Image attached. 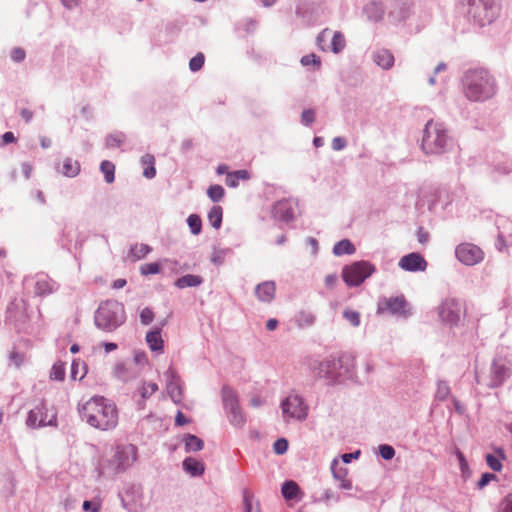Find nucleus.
<instances>
[{"label":"nucleus","instance_id":"1","mask_svg":"<svg viewBox=\"0 0 512 512\" xmlns=\"http://www.w3.org/2000/svg\"><path fill=\"white\" fill-rule=\"evenodd\" d=\"M80 415L91 427L101 431L113 430L119 420L116 404L103 396H93L88 400Z\"/></svg>","mask_w":512,"mask_h":512},{"label":"nucleus","instance_id":"2","mask_svg":"<svg viewBox=\"0 0 512 512\" xmlns=\"http://www.w3.org/2000/svg\"><path fill=\"white\" fill-rule=\"evenodd\" d=\"M463 92L473 102L492 99L498 90L494 76L486 69H470L463 76Z\"/></svg>","mask_w":512,"mask_h":512},{"label":"nucleus","instance_id":"3","mask_svg":"<svg viewBox=\"0 0 512 512\" xmlns=\"http://www.w3.org/2000/svg\"><path fill=\"white\" fill-rule=\"evenodd\" d=\"M355 367V358L350 353H342L338 357L330 356L317 362L313 367L315 375L336 383L349 376Z\"/></svg>","mask_w":512,"mask_h":512},{"label":"nucleus","instance_id":"4","mask_svg":"<svg viewBox=\"0 0 512 512\" xmlns=\"http://www.w3.org/2000/svg\"><path fill=\"white\" fill-rule=\"evenodd\" d=\"M452 147V138L442 123L429 120L423 130L422 151L426 155H440Z\"/></svg>","mask_w":512,"mask_h":512},{"label":"nucleus","instance_id":"5","mask_svg":"<svg viewBox=\"0 0 512 512\" xmlns=\"http://www.w3.org/2000/svg\"><path fill=\"white\" fill-rule=\"evenodd\" d=\"M126 320L124 305L116 300L102 302L94 315L97 328L105 332H113Z\"/></svg>","mask_w":512,"mask_h":512},{"label":"nucleus","instance_id":"6","mask_svg":"<svg viewBox=\"0 0 512 512\" xmlns=\"http://www.w3.org/2000/svg\"><path fill=\"white\" fill-rule=\"evenodd\" d=\"M147 366V354L142 350H134L133 359L116 361L112 373L117 380L126 383L137 379Z\"/></svg>","mask_w":512,"mask_h":512},{"label":"nucleus","instance_id":"7","mask_svg":"<svg viewBox=\"0 0 512 512\" xmlns=\"http://www.w3.org/2000/svg\"><path fill=\"white\" fill-rule=\"evenodd\" d=\"M467 15L479 26L491 24L499 14L495 0H461Z\"/></svg>","mask_w":512,"mask_h":512},{"label":"nucleus","instance_id":"8","mask_svg":"<svg viewBox=\"0 0 512 512\" xmlns=\"http://www.w3.org/2000/svg\"><path fill=\"white\" fill-rule=\"evenodd\" d=\"M282 418L284 422H302L307 419L309 407L305 400L298 394H289L280 403Z\"/></svg>","mask_w":512,"mask_h":512},{"label":"nucleus","instance_id":"9","mask_svg":"<svg viewBox=\"0 0 512 512\" xmlns=\"http://www.w3.org/2000/svg\"><path fill=\"white\" fill-rule=\"evenodd\" d=\"M26 425L31 429L56 426L57 412L53 407H48V405L42 401L28 412Z\"/></svg>","mask_w":512,"mask_h":512},{"label":"nucleus","instance_id":"10","mask_svg":"<svg viewBox=\"0 0 512 512\" xmlns=\"http://www.w3.org/2000/svg\"><path fill=\"white\" fill-rule=\"evenodd\" d=\"M375 270L376 268L372 263L362 260L345 266L342 271V278L347 286L356 287L370 277Z\"/></svg>","mask_w":512,"mask_h":512},{"label":"nucleus","instance_id":"11","mask_svg":"<svg viewBox=\"0 0 512 512\" xmlns=\"http://www.w3.org/2000/svg\"><path fill=\"white\" fill-rule=\"evenodd\" d=\"M137 460V448L133 444L117 445L114 455L109 461V469L113 473L127 470Z\"/></svg>","mask_w":512,"mask_h":512},{"label":"nucleus","instance_id":"12","mask_svg":"<svg viewBox=\"0 0 512 512\" xmlns=\"http://www.w3.org/2000/svg\"><path fill=\"white\" fill-rule=\"evenodd\" d=\"M441 321L451 327L458 326L462 319V304L456 298L444 299L437 308Z\"/></svg>","mask_w":512,"mask_h":512},{"label":"nucleus","instance_id":"13","mask_svg":"<svg viewBox=\"0 0 512 512\" xmlns=\"http://www.w3.org/2000/svg\"><path fill=\"white\" fill-rule=\"evenodd\" d=\"M456 258L467 266H473L481 262L484 258L483 251L471 243H461L455 249Z\"/></svg>","mask_w":512,"mask_h":512},{"label":"nucleus","instance_id":"14","mask_svg":"<svg viewBox=\"0 0 512 512\" xmlns=\"http://www.w3.org/2000/svg\"><path fill=\"white\" fill-rule=\"evenodd\" d=\"M414 13V3L411 0H390L388 17L392 22L406 21Z\"/></svg>","mask_w":512,"mask_h":512},{"label":"nucleus","instance_id":"15","mask_svg":"<svg viewBox=\"0 0 512 512\" xmlns=\"http://www.w3.org/2000/svg\"><path fill=\"white\" fill-rule=\"evenodd\" d=\"M398 265L404 271L409 272L425 271L427 268V262L424 257L415 252L404 255Z\"/></svg>","mask_w":512,"mask_h":512},{"label":"nucleus","instance_id":"16","mask_svg":"<svg viewBox=\"0 0 512 512\" xmlns=\"http://www.w3.org/2000/svg\"><path fill=\"white\" fill-rule=\"evenodd\" d=\"M509 368L502 361L494 360L490 369V388H497L501 386L504 381L509 377Z\"/></svg>","mask_w":512,"mask_h":512},{"label":"nucleus","instance_id":"17","mask_svg":"<svg viewBox=\"0 0 512 512\" xmlns=\"http://www.w3.org/2000/svg\"><path fill=\"white\" fill-rule=\"evenodd\" d=\"M167 375V393L175 404H179L183 400V390L179 377L175 371L169 369Z\"/></svg>","mask_w":512,"mask_h":512},{"label":"nucleus","instance_id":"18","mask_svg":"<svg viewBox=\"0 0 512 512\" xmlns=\"http://www.w3.org/2000/svg\"><path fill=\"white\" fill-rule=\"evenodd\" d=\"M58 289V284L46 274H37L34 278V293L37 296L52 294Z\"/></svg>","mask_w":512,"mask_h":512},{"label":"nucleus","instance_id":"19","mask_svg":"<svg viewBox=\"0 0 512 512\" xmlns=\"http://www.w3.org/2000/svg\"><path fill=\"white\" fill-rule=\"evenodd\" d=\"M273 215L276 219L289 222L293 219V204L290 200H280L273 207Z\"/></svg>","mask_w":512,"mask_h":512},{"label":"nucleus","instance_id":"20","mask_svg":"<svg viewBox=\"0 0 512 512\" xmlns=\"http://www.w3.org/2000/svg\"><path fill=\"white\" fill-rule=\"evenodd\" d=\"M276 284L274 281H264L255 287V295L261 302L270 303L275 298Z\"/></svg>","mask_w":512,"mask_h":512},{"label":"nucleus","instance_id":"21","mask_svg":"<svg viewBox=\"0 0 512 512\" xmlns=\"http://www.w3.org/2000/svg\"><path fill=\"white\" fill-rule=\"evenodd\" d=\"M221 399L225 413L231 409H236L240 405L237 392L229 385H223Z\"/></svg>","mask_w":512,"mask_h":512},{"label":"nucleus","instance_id":"22","mask_svg":"<svg viewBox=\"0 0 512 512\" xmlns=\"http://www.w3.org/2000/svg\"><path fill=\"white\" fill-rule=\"evenodd\" d=\"M383 305V307L380 306V309L387 310L391 314L401 315L404 313L407 303L403 296H397L386 299Z\"/></svg>","mask_w":512,"mask_h":512},{"label":"nucleus","instance_id":"23","mask_svg":"<svg viewBox=\"0 0 512 512\" xmlns=\"http://www.w3.org/2000/svg\"><path fill=\"white\" fill-rule=\"evenodd\" d=\"M182 467L192 477L202 476L205 471L204 464L192 457L185 458L182 462Z\"/></svg>","mask_w":512,"mask_h":512},{"label":"nucleus","instance_id":"24","mask_svg":"<svg viewBox=\"0 0 512 512\" xmlns=\"http://www.w3.org/2000/svg\"><path fill=\"white\" fill-rule=\"evenodd\" d=\"M374 62L381 68L388 70L394 65V56L388 49H380L373 55Z\"/></svg>","mask_w":512,"mask_h":512},{"label":"nucleus","instance_id":"25","mask_svg":"<svg viewBox=\"0 0 512 512\" xmlns=\"http://www.w3.org/2000/svg\"><path fill=\"white\" fill-rule=\"evenodd\" d=\"M158 390V384L156 382H143L138 388L137 392L140 395L141 400H138V407L144 408V401L150 398Z\"/></svg>","mask_w":512,"mask_h":512},{"label":"nucleus","instance_id":"26","mask_svg":"<svg viewBox=\"0 0 512 512\" xmlns=\"http://www.w3.org/2000/svg\"><path fill=\"white\" fill-rule=\"evenodd\" d=\"M364 13L370 20L378 22L384 16L385 7L381 2L372 1L364 7Z\"/></svg>","mask_w":512,"mask_h":512},{"label":"nucleus","instance_id":"27","mask_svg":"<svg viewBox=\"0 0 512 512\" xmlns=\"http://www.w3.org/2000/svg\"><path fill=\"white\" fill-rule=\"evenodd\" d=\"M203 283V278L199 275L186 274L175 281V286L179 289L188 287H198Z\"/></svg>","mask_w":512,"mask_h":512},{"label":"nucleus","instance_id":"28","mask_svg":"<svg viewBox=\"0 0 512 512\" xmlns=\"http://www.w3.org/2000/svg\"><path fill=\"white\" fill-rule=\"evenodd\" d=\"M87 374V365L85 362L80 359H73L71 363L70 369V378L71 380H79L81 381Z\"/></svg>","mask_w":512,"mask_h":512},{"label":"nucleus","instance_id":"29","mask_svg":"<svg viewBox=\"0 0 512 512\" xmlns=\"http://www.w3.org/2000/svg\"><path fill=\"white\" fill-rule=\"evenodd\" d=\"M226 416L231 425L237 428H242L246 423V417L240 407V405L236 409H231L226 412Z\"/></svg>","mask_w":512,"mask_h":512},{"label":"nucleus","instance_id":"30","mask_svg":"<svg viewBox=\"0 0 512 512\" xmlns=\"http://www.w3.org/2000/svg\"><path fill=\"white\" fill-rule=\"evenodd\" d=\"M75 230V227L71 224L64 226L60 236V244L63 249L71 251Z\"/></svg>","mask_w":512,"mask_h":512},{"label":"nucleus","instance_id":"31","mask_svg":"<svg viewBox=\"0 0 512 512\" xmlns=\"http://www.w3.org/2000/svg\"><path fill=\"white\" fill-rule=\"evenodd\" d=\"M80 172V164L77 160H73L72 158H65L63 161V166L61 173L69 178L76 177Z\"/></svg>","mask_w":512,"mask_h":512},{"label":"nucleus","instance_id":"32","mask_svg":"<svg viewBox=\"0 0 512 512\" xmlns=\"http://www.w3.org/2000/svg\"><path fill=\"white\" fill-rule=\"evenodd\" d=\"M151 247L147 244H135L131 246L127 257L131 261H138L143 259L147 254L151 252Z\"/></svg>","mask_w":512,"mask_h":512},{"label":"nucleus","instance_id":"33","mask_svg":"<svg viewBox=\"0 0 512 512\" xmlns=\"http://www.w3.org/2000/svg\"><path fill=\"white\" fill-rule=\"evenodd\" d=\"M356 251L353 243L348 239L338 241L333 247V253L336 256L352 255Z\"/></svg>","mask_w":512,"mask_h":512},{"label":"nucleus","instance_id":"34","mask_svg":"<svg viewBox=\"0 0 512 512\" xmlns=\"http://www.w3.org/2000/svg\"><path fill=\"white\" fill-rule=\"evenodd\" d=\"M250 178V174L247 170H237L230 173H227L226 176V185L231 188H236L239 185L240 180H248Z\"/></svg>","mask_w":512,"mask_h":512},{"label":"nucleus","instance_id":"35","mask_svg":"<svg viewBox=\"0 0 512 512\" xmlns=\"http://www.w3.org/2000/svg\"><path fill=\"white\" fill-rule=\"evenodd\" d=\"M282 495L287 500H293L300 493V488L295 481H286L281 488Z\"/></svg>","mask_w":512,"mask_h":512},{"label":"nucleus","instance_id":"36","mask_svg":"<svg viewBox=\"0 0 512 512\" xmlns=\"http://www.w3.org/2000/svg\"><path fill=\"white\" fill-rule=\"evenodd\" d=\"M65 375H66L65 362H62L60 360L56 361L50 370L49 378L53 381L62 382L65 379Z\"/></svg>","mask_w":512,"mask_h":512},{"label":"nucleus","instance_id":"37","mask_svg":"<svg viewBox=\"0 0 512 512\" xmlns=\"http://www.w3.org/2000/svg\"><path fill=\"white\" fill-rule=\"evenodd\" d=\"M222 217L223 209L221 206L215 205L208 212V221L210 225L215 229H219L221 227Z\"/></svg>","mask_w":512,"mask_h":512},{"label":"nucleus","instance_id":"38","mask_svg":"<svg viewBox=\"0 0 512 512\" xmlns=\"http://www.w3.org/2000/svg\"><path fill=\"white\" fill-rule=\"evenodd\" d=\"M126 140V135L123 132H114L108 134L105 138V145L108 149L120 147Z\"/></svg>","mask_w":512,"mask_h":512},{"label":"nucleus","instance_id":"39","mask_svg":"<svg viewBox=\"0 0 512 512\" xmlns=\"http://www.w3.org/2000/svg\"><path fill=\"white\" fill-rule=\"evenodd\" d=\"M186 452H196L202 450L204 443L203 441L192 434H188L184 438Z\"/></svg>","mask_w":512,"mask_h":512},{"label":"nucleus","instance_id":"40","mask_svg":"<svg viewBox=\"0 0 512 512\" xmlns=\"http://www.w3.org/2000/svg\"><path fill=\"white\" fill-rule=\"evenodd\" d=\"M154 161V156L150 154H146L141 158V163L144 166L143 176L148 179L153 178L156 175Z\"/></svg>","mask_w":512,"mask_h":512},{"label":"nucleus","instance_id":"41","mask_svg":"<svg viewBox=\"0 0 512 512\" xmlns=\"http://www.w3.org/2000/svg\"><path fill=\"white\" fill-rule=\"evenodd\" d=\"M450 394H451V389H450L448 382H446L444 380H438L436 392H435V396H434L435 399L437 401H445L448 399Z\"/></svg>","mask_w":512,"mask_h":512},{"label":"nucleus","instance_id":"42","mask_svg":"<svg viewBox=\"0 0 512 512\" xmlns=\"http://www.w3.org/2000/svg\"><path fill=\"white\" fill-rule=\"evenodd\" d=\"M100 170L108 184L115 180V165L111 161L103 160L100 164Z\"/></svg>","mask_w":512,"mask_h":512},{"label":"nucleus","instance_id":"43","mask_svg":"<svg viewBox=\"0 0 512 512\" xmlns=\"http://www.w3.org/2000/svg\"><path fill=\"white\" fill-rule=\"evenodd\" d=\"M207 196L212 202H220L225 196V190L221 185L214 184L207 189Z\"/></svg>","mask_w":512,"mask_h":512},{"label":"nucleus","instance_id":"44","mask_svg":"<svg viewBox=\"0 0 512 512\" xmlns=\"http://www.w3.org/2000/svg\"><path fill=\"white\" fill-rule=\"evenodd\" d=\"M345 45L346 43L342 33L334 32L330 43V48L332 52L335 54L341 52L345 48Z\"/></svg>","mask_w":512,"mask_h":512},{"label":"nucleus","instance_id":"45","mask_svg":"<svg viewBox=\"0 0 512 512\" xmlns=\"http://www.w3.org/2000/svg\"><path fill=\"white\" fill-rule=\"evenodd\" d=\"M146 342L151 351L156 352L160 350V330L150 331L146 335Z\"/></svg>","mask_w":512,"mask_h":512},{"label":"nucleus","instance_id":"46","mask_svg":"<svg viewBox=\"0 0 512 512\" xmlns=\"http://www.w3.org/2000/svg\"><path fill=\"white\" fill-rule=\"evenodd\" d=\"M187 223L190 228V231L194 235H198L202 229V221L201 218L196 214H191L187 218Z\"/></svg>","mask_w":512,"mask_h":512},{"label":"nucleus","instance_id":"47","mask_svg":"<svg viewBox=\"0 0 512 512\" xmlns=\"http://www.w3.org/2000/svg\"><path fill=\"white\" fill-rule=\"evenodd\" d=\"M331 471L333 474V477L336 480H341L346 478L347 476V468L344 466H341L339 461L337 459H334L331 463Z\"/></svg>","mask_w":512,"mask_h":512},{"label":"nucleus","instance_id":"48","mask_svg":"<svg viewBox=\"0 0 512 512\" xmlns=\"http://www.w3.org/2000/svg\"><path fill=\"white\" fill-rule=\"evenodd\" d=\"M343 317L350 322L353 327H358L360 325V314L359 312L351 309H346L343 312Z\"/></svg>","mask_w":512,"mask_h":512},{"label":"nucleus","instance_id":"49","mask_svg":"<svg viewBox=\"0 0 512 512\" xmlns=\"http://www.w3.org/2000/svg\"><path fill=\"white\" fill-rule=\"evenodd\" d=\"M204 54L199 52L189 62V68L193 72L199 71L204 65Z\"/></svg>","mask_w":512,"mask_h":512},{"label":"nucleus","instance_id":"50","mask_svg":"<svg viewBox=\"0 0 512 512\" xmlns=\"http://www.w3.org/2000/svg\"><path fill=\"white\" fill-rule=\"evenodd\" d=\"M300 63L303 66H308V65L312 64V65L316 66L319 69L320 66H321V59L316 54L311 53V54L303 56L301 58V60H300Z\"/></svg>","mask_w":512,"mask_h":512},{"label":"nucleus","instance_id":"51","mask_svg":"<svg viewBox=\"0 0 512 512\" xmlns=\"http://www.w3.org/2000/svg\"><path fill=\"white\" fill-rule=\"evenodd\" d=\"M140 272L142 275L157 274L160 272V263H145L141 265Z\"/></svg>","mask_w":512,"mask_h":512},{"label":"nucleus","instance_id":"52","mask_svg":"<svg viewBox=\"0 0 512 512\" xmlns=\"http://www.w3.org/2000/svg\"><path fill=\"white\" fill-rule=\"evenodd\" d=\"M289 447L288 441L285 438L277 439L273 444V450L277 455H283L287 452Z\"/></svg>","mask_w":512,"mask_h":512},{"label":"nucleus","instance_id":"53","mask_svg":"<svg viewBox=\"0 0 512 512\" xmlns=\"http://www.w3.org/2000/svg\"><path fill=\"white\" fill-rule=\"evenodd\" d=\"M486 462H487V465L495 472H499L502 470V463L500 461V459H498L496 456L492 455V454H487L486 455Z\"/></svg>","mask_w":512,"mask_h":512},{"label":"nucleus","instance_id":"54","mask_svg":"<svg viewBox=\"0 0 512 512\" xmlns=\"http://www.w3.org/2000/svg\"><path fill=\"white\" fill-rule=\"evenodd\" d=\"M17 303L15 301L11 302L6 309V320L12 323H16L18 321V313L16 312Z\"/></svg>","mask_w":512,"mask_h":512},{"label":"nucleus","instance_id":"55","mask_svg":"<svg viewBox=\"0 0 512 512\" xmlns=\"http://www.w3.org/2000/svg\"><path fill=\"white\" fill-rule=\"evenodd\" d=\"M315 121V111L313 109H305L301 114V123L310 126Z\"/></svg>","mask_w":512,"mask_h":512},{"label":"nucleus","instance_id":"56","mask_svg":"<svg viewBox=\"0 0 512 512\" xmlns=\"http://www.w3.org/2000/svg\"><path fill=\"white\" fill-rule=\"evenodd\" d=\"M379 453L384 460H390L395 456L394 448L387 444L379 446Z\"/></svg>","mask_w":512,"mask_h":512},{"label":"nucleus","instance_id":"57","mask_svg":"<svg viewBox=\"0 0 512 512\" xmlns=\"http://www.w3.org/2000/svg\"><path fill=\"white\" fill-rule=\"evenodd\" d=\"M154 319L153 311L146 307L140 312V321L143 325H149Z\"/></svg>","mask_w":512,"mask_h":512},{"label":"nucleus","instance_id":"58","mask_svg":"<svg viewBox=\"0 0 512 512\" xmlns=\"http://www.w3.org/2000/svg\"><path fill=\"white\" fill-rule=\"evenodd\" d=\"M24 361V355L17 351H11L9 354V364L19 367Z\"/></svg>","mask_w":512,"mask_h":512},{"label":"nucleus","instance_id":"59","mask_svg":"<svg viewBox=\"0 0 512 512\" xmlns=\"http://www.w3.org/2000/svg\"><path fill=\"white\" fill-rule=\"evenodd\" d=\"M329 35H330V30L324 29L321 33H319V35L316 38L318 47L323 51H325L327 49L326 41H327Z\"/></svg>","mask_w":512,"mask_h":512},{"label":"nucleus","instance_id":"60","mask_svg":"<svg viewBox=\"0 0 512 512\" xmlns=\"http://www.w3.org/2000/svg\"><path fill=\"white\" fill-rule=\"evenodd\" d=\"M25 57H26V53H25L24 49H22L20 47H16V48L12 49L11 59L14 62L20 63V62L24 61Z\"/></svg>","mask_w":512,"mask_h":512},{"label":"nucleus","instance_id":"61","mask_svg":"<svg viewBox=\"0 0 512 512\" xmlns=\"http://www.w3.org/2000/svg\"><path fill=\"white\" fill-rule=\"evenodd\" d=\"M100 507L101 505L99 502L89 500H85L82 505L83 510L86 512H99Z\"/></svg>","mask_w":512,"mask_h":512},{"label":"nucleus","instance_id":"62","mask_svg":"<svg viewBox=\"0 0 512 512\" xmlns=\"http://www.w3.org/2000/svg\"><path fill=\"white\" fill-rule=\"evenodd\" d=\"M496 479V475L492 473L482 474L480 480L477 482L478 489H483L491 480Z\"/></svg>","mask_w":512,"mask_h":512},{"label":"nucleus","instance_id":"63","mask_svg":"<svg viewBox=\"0 0 512 512\" xmlns=\"http://www.w3.org/2000/svg\"><path fill=\"white\" fill-rule=\"evenodd\" d=\"M332 149L335 151L343 150L347 146V141L344 137H335L332 140Z\"/></svg>","mask_w":512,"mask_h":512},{"label":"nucleus","instance_id":"64","mask_svg":"<svg viewBox=\"0 0 512 512\" xmlns=\"http://www.w3.org/2000/svg\"><path fill=\"white\" fill-rule=\"evenodd\" d=\"M500 512H512V494L506 496L501 502Z\"/></svg>","mask_w":512,"mask_h":512}]
</instances>
